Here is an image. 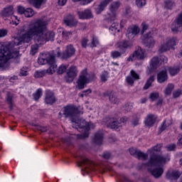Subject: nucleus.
I'll return each instance as SVG.
<instances>
[{
    "mask_svg": "<svg viewBox=\"0 0 182 182\" xmlns=\"http://www.w3.org/2000/svg\"><path fill=\"white\" fill-rule=\"evenodd\" d=\"M126 82L130 86H133V85L134 83V79H133V77H132V76H128L126 78Z\"/></svg>",
    "mask_w": 182,
    "mask_h": 182,
    "instance_id": "603ef678",
    "label": "nucleus"
},
{
    "mask_svg": "<svg viewBox=\"0 0 182 182\" xmlns=\"http://www.w3.org/2000/svg\"><path fill=\"white\" fill-rule=\"evenodd\" d=\"M38 63L39 65H46L47 63L50 67L47 70L36 71L34 74V77L36 78L43 77L46 73L48 75H53L56 70V60L55 59V55L50 53H44L40 55Z\"/></svg>",
    "mask_w": 182,
    "mask_h": 182,
    "instance_id": "f03ea898",
    "label": "nucleus"
},
{
    "mask_svg": "<svg viewBox=\"0 0 182 182\" xmlns=\"http://www.w3.org/2000/svg\"><path fill=\"white\" fill-rule=\"evenodd\" d=\"M157 119V117L153 114H149L147 115L146 119H145V124L148 126V127H151L155 123L156 120Z\"/></svg>",
    "mask_w": 182,
    "mask_h": 182,
    "instance_id": "b1692460",
    "label": "nucleus"
},
{
    "mask_svg": "<svg viewBox=\"0 0 182 182\" xmlns=\"http://www.w3.org/2000/svg\"><path fill=\"white\" fill-rule=\"evenodd\" d=\"M42 89H38L33 94V97L34 100H39L41 99V96H42Z\"/></svg>",
    "mask_w": 182,
    "mask_h": 182,
    "instance_id": "ea45409f",
    "label": "nucleus"
},
{
    "mask_svg": "<svg viewBox=\"0 0 182 182\" xmlns=\"http://www.w3.org/2000/svg\"><path fill=\"white\" fill-rule=\"evenodd\" d=\"M89 42V40L86 38H83L81 40V45L83 48H86L87 46V43Z\"/></svg>",
    "mask_w": 182,
    "mask_h": 182,
    "instance_id": "6e6d98bb",
    "label": "nucleus"
},
{
    "mask_svg": "<svg viewBox=\"0 0 182 182\" xmlns=\"http://www.w3.org/2000/svg\"><path fill=\"white\" fill-rule=\"evenodd\" d=\"M14 97V96L12 95V94H11V92H7L6 94V102L9 105H12V98Z\"/></svg>",
    "mask_w": 182,
    "mask_h": 182,
    "instance_id": "09e8293b",
    "label": "nucleus"
},
{
    "mask_svg": "<svg viewBox=\"0 0 182 182\" xmlns=\"http://www.w3.org/2000/svg\"><path fill=\"white\" fill-rule=\"evenodd\" d=\"M171 31L175 33L182 32V12H181L171 24Z\"/></svg>",
    "mask_w": 182,
    "mask_h": 182,
    "instance_id": "9d476101",
    "label": "nucleus"
},
{
    "mask_svg": "<svg viewBox=\"0 0 182 182\" xmlns=\"http://www.w3.org/2000/svg\"><path fill=\"white\" fill-rule=\"evenodd\" d=\"M39 43H36V44H33L31 46L30 53L33 56L36 53H38V50H39Z\"/></svg>",
    "mask_w": 182,
    "mask_h": 182,
    "instance_id": "c9c22d12",
    "label": "nucleus"
},
{
    "mask_svg": "<svg viewBox=\"0 0 182 182\" xmlns=\"http://www.w3.org/2000/svg\"><path fill=\"white\" fill-rule=\"evenodd\" d=\"M109 77V73L108 72H103L101 75V80L102 82L107 81V78Z\"/></svg>",
    "mask_w": 182,
    "mask_h": 182,
    "instance_id": "49530a36",
    "label": "nucleus"
},
{
    "mask_svg": "<svg viewBox=\"0 0 182 182\" xmlns=\"http://www.w3.org/2000/svg\"><path fill=\"white\" fill-rule=\"evenodd\" d=\"M139 32L140 28H139L137 26H131L127 29V36L128 39L131 41V39H134L137 35H139Z\"/></svg>",
    "mask_w": 182,
    "mask_h": 182,
    "instance_id": "4468645a",
    "label": "nucleus"
},
{
    "mask_svg": "<svg viewBox=\"0 0 182 182\" xmlns=\"http://www.w3.org/2000/svg\"><path fill=\"white\" fill-rule=\"evenodd\" d=\"M110 31L112 32H120L119 29V24L117 23H113L109 27Z\"/></svg>",
    "mask_w": 182,
    "mask_h": 182,
    "instance_id": "79ce46f5",
    "label": "nucleus"
},
{
    "mask_svg": "<svg viewBox=\"0 0 182 182\" xmlns=\"http://www.w3.org/2000/svg\"><path fill=\"white\" fill-rule=\"evenodd\" d=\"M173 90H174V85L169 83L167 85L166 87L164 90V95H166V96H170V95H171V92H173Z\"/></svg>",
    "mask_w": 182,
    "mask_h": 182,
    "instance_id": "2f4dec72",
    "label": "nucleus"
},
{
    "mask_svg": "<svg viewBox=\"0 0 182 182\" xmlns=\"http://www.w3.org/2000/svg\"><path fill=\"white\" fill-rule=\"evenodd\" d=\"M38 130L42 132H45L48 131V128L46 127H38Z\"/></svg>",
    "mask_w": 182,
    "mask_h": 182,
    "instance_id": "0e129e2a",
    "label": "nucleus"
},
{
    "mask_svg": "<svg viewBox=\"0 0 182 182\" xmlns=\"http://www.w3.org/2000/svg\"><path fill=\"white\" fill-rule=\"evenodd\" d=\"M159 96H160L159 92H152L150 94V99L152 102H154V100H157V99H159Z\"/></svg>",
    "mask_w": 182,
    "mask_h": 182,
    "instance_id": "de8ad7c7",
    "label": "nucleus"
},
{
    "mask_svg": "<svg viewBox=\"0 0 182 182\" xmlns=\"http://www.w3.org/2000/svg\"><path fill=\"white\" fill-rule=\"evenodd\" d=\"M8 35V31L6 29H0V38H4Z\"/></svg>",
    "mask_w": 182,
    "mask_h": 182,
    "instance_id": "052dcab7",
    "label": "nucleus"
},
{
    "mask_svg": "<svg viewBox=\"0 0 182 182\" xmlns=\"http://www.w3.org/2000/svg\"><path fill=\"white\" fill-rule=\"evenodd\" d=\"M21 76H27L28 75V70H26V68H23L20 70V74Z\"/></svg>",
    "mask_w": 182,
    "mask_h": 182,
    "instance_id": "13d9d810",
    "label": "nucleus"
},
{
    "mask_svg": "<svg viewBox=\"0 0 182 182\" xmlns=\"http://www.w3.org/2000/svg\"><path fill=\"white\" fill-rule=\"evenodd\" d=\"M62 35L64 39L68 40L70 38V36H72V32L63 31Z\"/></svg>",
    "mask_w": 182,
    "mask_h": 182,
    "instance_id": "a18cd8bd",
    "label": "nucleus"
},
{
    "mask_svg": "<svg viewBox=\"0 0 182 182\" xmlns=\"http://www.w3.org/2000/svg\"><path fill=\"white\" fill-rule=\"evenodd\" d=\"M124 53L123 51L113 50L111 52V57L112 59H117L122 58V55Z\"/></svg>",
    "mask_w": 182,
    "mask_h": 182,
    "instance_id": "f704fd0d",
    "label": "nucleus"
},
{
    "mask_svg": "<svg viewBox=\"0 0 182 182\" xmlns=\"http://www.w3.org/2000/svg\"><path fill=\"white\" fill-rule=\"evenodd\" d=\"M168 70L171 76H176V75L180 72V67H171L168 68Z\"/></svg>",
    "mask_w": 182,
    "mask_h": 182,
    "instance_id": "72a5a7b5",
    "label": "nucleus"
},
{
    "mask_svg": "<svg viewBox=\"0 0 182 182\" xmlns=\"http://www.w3.org/2000/svg\"><path fill=\"white\" fill-rule=\"evenodd\" d=\"M135 59H138L139 60L144 59V51L141 48H139L138 50L134 51V53L128 58L127 60L130 62V60H135Z\"/></svg>",
    "mask_w": 182,
    "mask_h": 182,
    "instance_id": "ddd939ff",
    "label": "nucleus"
},
{
    "mask_svg": "<svg viewBox=\"0 0 182 182\" xmlns=\"http://www.w3.org/2000/svg\"><path fill=\"white\" fill-rule=\"evenodd\" d=\"M90 48H96L97 45H99V40H97V38L94 37L92 38V41L90 44H88Z\"/></svg>",
    "mask_w": 182,
    "mask_h": 182,
    "instance_id": "37998d69",
    "label": "nucleus"
},
{
    "mask_svg": "<svg viewBox=\"0 0 182 182\" xmlns=\"http://www.w3.org/2000/svg\"><path fill=\"white\" fill-rule=\"evenodd\" d=\"M75 52H76L75 47L72 45H69L66 47L65 52L63 53H60V51L57 50V54H55V56H57V58H61V59H69V58H72V56L75 55Z\"/></svg>",
    "mask_w": 182,
    "mask_h": 182,
    "instance_id": "6e6552de",
    "label": "nucleus"
},
{
    "mask_svg": "<svg viewBox=\"0 0 182 182\" xmlns=\"http://www.w3.org/2000/svg\"><path fill=\"white\" fill-rule=\"evenodd\" d=\"M81 112L75 105H67L63 108V114L65 117H70L71 122H74L77 119L78 114H80Z\"/></svg>",
    "mask_w": 182,
    "mask_h": 182,
    "instance_id": "39448f33",
    "label": "nucleus"
},
{
    "mask_svg": "<svg viewBox=\"0 0 182 182\" xmlns=\"http://www.w3.org/2000/svg\"><path fill=\"white\" fill-rule=\"evenodd\" d=\"M105 122L107 127L114 129V130H118V129H120L122 126V123H119V121L114 118H107Z\"/></svg>",
    "mask_w": 182,
    "mask_h": 182,
    "instance_id": "f8f14e48",
    "label": "nucleus"
},
{
    "mask_svg": "<svg viewBox=\"0 0 182 182\" xmlns=\"http://www.w3.org/2000/svg\"><path fill=\"white\" fill-rule=\"evenodd\" d=\"M49 21L46 18H41L34 21H31L28 24H25L20 30L21 36L14 39L13 42L7 46L0 43V68L5 66V63L12 59L18 58L19 51L14 48L23 43H29L32 38L35 43L43 45L45 42L53 41L55 39V32L47 31Z\"/></svg>",
    "mask_w": 182,
    "mask_h": 182,
    "instance_id": "f257e3e1",
    "label": "nucleus"
},
{
    "mask_svg": "<svg viewBox=\"0 0 182 182\" xmlns=\"http://www.w3.org/2000/svg\"><path fill=\"white\" fill-rule=\"evenodd\" d=\"M180 172L178 171H168L166 173V178L168 180H177V178H180Z\"/></svg>",
    "mask_w": 182,
    "mask_h": 182,
    "instance_id": "bb28decb",
    "label": "nucleus"
},
{
    "mask_svg": "<svg viewBox=\"0 0 182 182\" xmlns=\"http://www.w3.org/2000/svg\"><path fill=\"white\" fill-rule=\"evenodd\" d=\"M64 23L67 26H70L72 28V26H76L77 25V21L75 19V17L70 14L67 15L65 17H64Z\"/></svg>",
    "mask_w": 182,
    "mask_h": 182,
    "instance_id": "a211bd4d",
    "label": "nucleus"
},
{
    "mask_svg": "<svg viewBox=\"0 0 182 182\" xmlns=\"http://www.w3.org/2000/svg\"><path fill=\"white\" fill-rule=\"evenodd\" d=\"M132 109H133V105L132 104H126L125 105L126 112H131Z\"/></svg>",
    "mask_w": 182,
    "mask_h": 182,
    "instance_id": "680f3d73",
    "label": "nucleus"
},
{
    "mask_svg": "<svg viewBox=\"0 0 182 182\" xmlns=\"http://www.w3.org/2000/svg\"><path fill=\"white\" fill-rule=\"evenodd\" d=\"M68 0H58V5H60V6H63V5H65V4H66Z\"/></svg>",
    "mask_w": 182,
    "mask_h": 182,
    "instance_id": "338daca9",
    "label": "nucleus"
},
{
    "mask_svg": "<svg viewBox=\"0 0 182 182\" xmlns=\"http://www.w3.org/2000/svg\"><path fill=\"white\" fill-rule=\"evenodd\" d=\"M162 146L163 145L161 144H157L147 151L148 154H149V160L146 164V167H160L163 164H166V161H170V158H166L155 154V151H160Z\"/></svg>",
    "mask_w": 182,
    "mask_h": 182,
    "instance_id": "7ed1b4c3",
    "label": "nucleus"
},
{
    "mask_svg": "<svg viewBox=\"0 0 182 182\" xmlns=\"http://www.w3.org/2000/svg\"><path fill=\"white\" fill-rule=\"evenodd\" d=\"M80 19H90L93 18V14L90 9H85L84 11H78Z\"/></svg>",
    "mask_w": 182,
    "mask_h": 182,
    "instance_id": "aec40b11",
    "label": "nucleus"
},
{
    "mask_svg": "<svg viewBox=\"0 0 182 182\" xmlns=\"http://www.w3.org/2000/svg\"><path fill=\"white\" fill-rule=\"evenodd\" d=\"M112 1L113 0H103L95 9L96 14H102V12L105 11V8L107 6V4H110V2H112Z\"/></svg>",
    "mask_w": 182,
    "mask_h": 182,
    "instance_id": "a878e982",
    "label": "nucleus"
},
{
    "mask_svg": "<svg viewBox=\"0 0 182 182\" xmlns=\"http://www.w3.org/2000/svg\"><path fill=\"white\" fill-rule=\"evenodd\" d=\"M130 75L133 77L134 80H139V79H140V77L138 75L136 72L133 70H131Z\"/></svg>",
    "mask_w": 182,
    "mask_h": 182,
    "instance_id": "3c124183",
    "label": "nucleus"
},
{
    "mask_svg": "<svg viewBox=\"0 0 182 182\" xmlns=\"http://www.w3.org/2000/svg\"><path fill=\"white\" fill-rule=\"evenodd\" d=\"M119 6L120 3L119 1H114L110 4L109 11L111 14H109V15L111 21H114V19H116V11L119 9Z\"/></svg>",
    "mask_w": 182,
    "mask_h": 182,
    "instance_id": "2eb2a0df",
    "label": "nucleus"
},
{
    "mask_svg": "<svg viewBox=\"0 0 182 182\" xmlns=\"http://www.w3.org/2000/svg\"><path fill=\"white\" fill-rule=\"evenodd\" d=\"M178 43V40L177 39V38H167L166 43H163L161 45L159 51L161 52V53H163V52H167V50H170L171 48L176 46Z\"/></svg>",
    "mask_w": 182,
    "mask_h": 182,
    "instance_id": "0eeeda50",
    "label": "nucleus"
},
{
    "mask_svg": "<svg viewBox=\"0 0 182 182\" xmlns=\"http://www.w3.org/2000/svg\"><path fill=\"white\" fill-rule=\"evenodd\" d=\"M167 79H168V76L167 75V71L166 70L160 71L158 73L157 80L159 83H164Z\"/></svg>",
    "mask_w": 182,
    "mask_h": 182,
    "instance_id": "cd10ccee",
    "label": "nucleus"
},
{
    "mask_svg": "<svg viewBox=\"0 0 182 182\" xmlns=\"http://www.w3.org/2000/svg\"><path fill=\"white\" fill-rule=\"evenodd\" d=\"M149 154H150L149 153L145 154L144 152L139 151L137 153L136 159H138V160H143V161L147 160V159H149Z\"/></svg>",
    "mask_w": 182,
    "mask_h": 182,
    "instance_id": "473e14b6",
    "label": "nucleus"
},
{
    "mask_svg": "<svg viewBox=\"0 0 182 182\" xmlns=\"http://www.w3.org/2000/svg\"><path fill=\"white\" fill-rule=\"evenodd\" d=\"M155 80L154 76L151 75L149 77V78L147 80L145 85L144 86V90H147L150 86H151V82H154Z\"/></svg>",
    "mask_w": 182,
    "mask_h": 182,
    "instance_id": "e433bc0d",
    "label": "nucleus"
},
{
    "mask_svg": "<svg viewBox=\"0 0 182 182\" xmlns=\"http://www.w3.org/2000/svg\"><path fill=\"white\" fill-rule=\"evenodd\" d=\"M132 124L134 126H137L139 124V118H135L132 120Z\"/></svg>",
    "mask_w": 182,
    "mask_h": 182,
    "instance_id": "774afa93",
    "label": "nucleus"
},
{
    "mask_svg": "<svg viewBox=\"0 0 182 182\" xmlns=\"http://www.w3.org/2000/svg\"><path fill=\"white\" fill-rule=\"evenodd\" d=\"M132 46L133 44L128 41H122L116 43L117 49H121L122 50L123 49H129V48H132Z\"/></svg>",
    "mask_w": 182,
    "mask_h": 182,
    "instance_id": "412c9836",
    "label": "nucleus"
},
{
    "mask_svg": "<svg viewBox=\"0 0 182 182\" xmlns=\"http://www.w3.org/2000/svg\"><path fill=\"white\" fill-rule=\"evenodd\" d=\"M66 69H68V65H61L57 70V73L58 75H63L65 72H66Z\"/></svg>",
    "mask_w": 182,
    "mask_h": 182,
    "instance_id": "a19ab883",
    "label": "nucleus"
},
{
    "mask_svg": "<svg viewBox=\"0 0 182 182\" xmlns=\"http://www.w3.org/2000/svg\"><path fill=\"white\" fill-rule=\"evenodd\" d=\"M163 173H164L163 168H156L151 171V174L155 177V178L161 177Z\"/></svg>",
    "mask_w": 182,
    "mask_h": 182,
    "instance_id": "c756f323",
    "label": "nucleus"
},
{
    "mask_svg": "<svg viewBox=\"0 0 182 182\" xmlns=\"http://www.w3.org/2000/svg\"><path fill=\"white\" fill-rule=\"evenodd\" d=\"M26 9H25V8H23V6H18V13L20 14V15H23V14L25 15V11Z\"/></svg>",
    "mask_w": 182,
    "mask_h": 182,
    "instance_id": "bf43d9fd",
    "label": "nucleus"
},
{
    "mask_svg": "<svg viewBox=\"0 0 182 182\" xmlns=\"http://www.w3.org/2000/svg\"><path fill=\"white\" fill-rule=\"evenodd\" d=\"M140 151V150L136 149V148H130L129 149V153L131 156H134V157H137V154Z\"/></svg>",
    "mask_w": 182,
    "mask_h": 182,
    "instance_id": "c03bdc74",
    "label": "nucleus"
},
{
    "mask_svg": "<svg viewBox=\"0 0 182 182\" xmlns=\"http://www.w3.org/2000/svg\"><path fill=\"white\" fill-rule=\"evenodd\" d=\"M73 127L80 132L81 134H77V139H86L89 137V130L95 129V124L86 122L85 119H79L78 117L72 122Z\"/></svg>",
    "mask_w": 182,
    "mask_h": 182,
    "instance_id": "20e7f679",
    "label": "nucleus"
},
{
    "mask_svg": "<svg viewBox=\"0 0 182 182\" xmlns=\"http://www.w3.org/2000/svg\"><path fill=\"white\" fill-rule=\"evenodd\" d=\"M127 120H129L128 117H122L119 119V123H121V124L123 126V124H124L126 123V122H127Z\"/></svg>",
    "mask_w": 182,
    "mask_h": 182,
    "instance_id": "e2e57ef3",
    "label": "nucleus"
},
{
    "mask_svg": "<svg viewBox=\"0 0 182 182\" xmlns=\"http://www.w3.org/2000/svg\"><path fill=\"white\" fill-rule=\"evenodd\" d=\"M77 76V68L76 66H71L67 71L66 82L70 83L73 82V79Z\"/></svg>",
    "mask_w": 182,
    "mask_h": 182,
    "instance_id": "9b49d317",
    "label": "nucleus"
},
{
    "mask_svg": "<svg viewBox=\"0 0 182 182\" xmlns=\"http://www.w3.org/2000/svg\"><path fill=\"white\" fill-rule=\"evenodd\" d=\"M159 65H160V60H159V57H154L151 60V64L149 67L148 75H151L159 68Z\"/></svg>",
    "mask_w": 182,
    "mask_h": 182,
    "instance_id": "dca6fc26",
    "label": "nucleus"
},
{
    "mask_svg": "<svg viewBox=\"0 0 182 182\" xmlns=\"http://www.w3.org/2000/svg\"><path fill=\"white\" fill-rule=\"evenodd\" d=\"M175 6H176V2H174V1L173 0H165L164 1V9L172 11V9H173Z\"/></svg>",
    "mask_w": 182,
    "mask_h": 182,
    "instance_id": "c85d7f7f",
    "label": "nucleus"
},
{
    "mask_svg": "<svg viewBox=\"0 0 182 182\" xmlns=\"http://www.w3.org/2000/svg\"><path fill=\"white\" fill-rule=\"evenodd\" d=\"M24 15L26 18H32V16L35 15V12L31 8H28L24 11Z\"/></svg>",
    "mask_w": 182,
    "mask_h": 182,
    "instance_id": "4c0bfd02",
    "label": "nucleus"
},
{
    "mask_svg": "<svg viewBox=\"0 0 182 182\" xmlns=\"http://www.w3.org/2000/svg\"><path fill=\"white\" fill-rule=\"evenodd\" d=\"M93 143L95 144H102L103 143V132L101 131H98L95 134V136L92 139Z\"/></svg>",
    "mask_w": 182,
    "mask_h": 182,
    "instance_id": "5701e85b",
    "label": "nucleus"
},
{
    "mask_svg": "<svg viewBox=\"0 0 182 182\" xmlns=\"http://www.w3.org/2000/svg\"><path fill=\"white\" fill-rule=\"evenodd\" d=\"M166 149L168 151H174V150H176V144H171L167 145L166 146Z\"/></svg>",
    "mask_w": 182,
    "mask_h": 182,
    "instance_id": "864d4df0",
    "label": "nucleus"
},
{
    "mask_svg": "<svg viewBox=\"0 0 182 182\" xmlns=\"http://www.w3.org/2000/svg\"><path fill=\"white\" fill-rule=\"evenodd\" d=\"M102 157H103V159H105V160H109V159H112V153H110L109 151H105L102 155Z\"/></svg>",
    "mask_w": 182,
    "mask_h": 182,
    "instance_id": "8fccbe9b",
    "label": "nucleus"
},
{
    "mask_svg": "<svg viewBox=\"0 0 182 182\" xmlns=\"http://www.w3.org/2000/svg\"><path fill=\"white\" fill-rule=\"evenodd\" d=\"M28 2L31 5H33L35 8L39 9L42 6V4L46 2V0H28Z\"/></svg>",
    "mask_w": 182,
    "mask_h": 182,
    "instance_id": "7c9ffc66",
    "label": "nucleus"
},
{
    "mask_svg": "<svg viewBox=\"0 0 182 182\" xmlns=\"http://www.w3.org/2000/svg\"><path fill=\"white\" fill-rule=\"evenodd\" d=\"M2 18H9L11 15H14V7L9 6L8 7L4 8L1 13Z\"/></svg>",
    "mask_w": 182,
    "mask_h": 182,
    "instance_id": "393cba45",
    "label": "nucleus"
},
{
    "mask_svg": "<svg viewBox=\"0 0 182 182\" xmlns=\"http://www.w3.org/2000/svg\"><path fill=\"white\" fill-rule=\"evenodd\" d=\"M104 96L105 97H109V100L110 103L112 105H117L120 100L117 97H116V95L114 94V92L113 91H107L104 93Z\"/></svg>",
    "mask_w": 182,
    "mask_h": 182,
    "instance_id": "f3484780",
    "label": "nucleus"
},
{
    "mask_svg": "<svg viewBox=\"0 0 182 182\" xmlns=\"http://www.w3.org/2000/svg\"><path fill=\"white\" fill-rule=\"evenodd\" d=\"M149 26L146 23H142V33H144V31H147Z\"/></svg>",
    "mask_w": 182,
    "mask_h": 182,
    "instance_id": "69168bd1",
    "label": "nucleus"
},
{
    "mask_svg": "<svg viewBox=\"0 0 182 182\" xmlns=\"http://www.w3.org/2000/svg\"><path fill=\"white\" fill-rule=\"evenodd\" d=\"M144 45L146 48H154V45H156V41L153 37L149 35V33H146L145 40H144Z\"/></svg>",
    "mask_w": 182,
    "mask_h": 182,
    "instance_id": "4be33fe9",
    "label": "nucleus"
},
{
    "mask_svg": "<svg viewBox=\"0 0 182 182\" xmlns=\"http://www.w3.org/2000/svg\"><path fill=\"white\" fill-rule=\"evenodd\" d=\"M170 124H171V121H164L159 127V132H164Z\"/></svg>",
    "mask_w": 182,
    "mask_h": 182,
    "instance_id": "58836bf2",
    "label": "nucleus"
},
{
    "mask_svg": "<svg viewBox=\"0 0 182 182\" xmlns=\"http://www.w3.org/2000/svg\"><path fill=\"white\" fill-rule=\"evenodd\" d=\"M180 96H181V90H178L174 91L173 92V97L177 98V97H180Z\"/></svg>",
    "mask_w": 182,
    "mask_h": 182,
    "instance_id": "4d7b16f0",
    "label": "nucleus"
},
{
    "mask_svg": "<svg viewBox=\"0 0 182 182\" xmlns=\"http://www.w3.org/2000/svg\"><path fill=\"white\" fill-rule=\"evenodd\" d=\"M136 4L139 8H141L146 5V0H136Z\"/></svg>",
    "mask_w": 182,
    "mask_h": 182,
    "instance_id": "5fc2aeb1",
    "label": "nucleus"
},
{
    "mask_svg": "<svg viewBox=\"0 0 182 182\" xmlns=\"http://www.w3.org/2000/svg\"><path fill=\"white\" fill-rule=\"evenodd\" d=\"M90 82V75L87 73V70H83L77 80V89L80 90L85 89V86Z\"/></svg>",
    "mask_w": 182,
    "mask_h": 182,
    "instance_id": "423d86ee",
    "label": "nucleus"
},
{
    "mask_svg": "<svg viewBox=\"0 0 182 182\" xmlns=\"http://www.w3.org/2000/svg\"><path fill=\"white\" fill-rule=\"evenodd\" d=\"M77 166L78 167H84L85 173H90V171L95 170V164L86 158H82Z\"/></svg>",
    "mask_w": 182,
    "mask_h": 182,
    "instance_id": "1a4fd4ad",
    "label": "nucleus"
},
{
    "mask_svg": "<svg viewBox=\"0 0 182 182\" xmlns=\"http://www.w3.org/2000/svg\"><path fill=\"white\" fill-rule=\"evenodd\" d=\"M45 102L46 105H53L56 102V97H55V94L52 91H46Z\"/></svg>",
    "mask_w": 182,
    "mask_h": 182,
    "instance_id": "6ab92c4d",
    "label": "nucleus"
}]
</instances>
